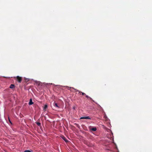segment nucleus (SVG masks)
Here are the masks:
<instances>
[{"label":"nucleus","mask_w":152,"mask_h":152,"mask_svg":"<svg viewBox=\"0 0 152 152\" xmlns=\"http://www.w3.org/2000/svg\"><path fill=\"white\" fill-rule=\"evenodd\" d=\"M86 97L87 98H89V99L90 100H92L93 101H93V100L92 99H91V97H90V96H87V95H86Z\"/></svg>","instance_id":"nucleus-9"},{"label":"nucleus","mask_w":152,"mask_h":152,"mask_svg":"<svg viewBox=\"0 0 152 152\" xmlns=\"http://www.w3.org/2000/svg\"><path fill=\"white\" fill-rule=\"evenodd\" d=\"M53 106L55 107L56 108H60V106H59L58 105V104L57 103L54 102L53 103Z\"/></svg>","instance_id":"nucleus-3"},{"label":"nucleus","mask_w":152,"mask_h":152,"mask_svg":"<svg viewBox=\"0 0 152 152\" xmlns=\"http://www.w3.org/2000/svg\"><path fill=\"white\" fill-rule=\"evenodd\" d=\"M33 151L32 150H26L24 151V152H32Z\"/></svg>","instance_id":"nucleus-12"},{"label":"nucleus","mask_w":152,"mask_h":152,"mask_svg":"<svg viewBox=\"0 0 152 152\" xmlns=\"http://www.w3.org/2000/svg\"><path fill=\"white\" fill-rule=\"evenodd\" d=\"M61 137L62 138V139H63L64 141H65V142H68V140H67L66 137H64V136H62Z\"/></svg>","instance_id":"nucleus-5"},{"label":"nucleus","mask_w":152,"mask_h":152,"mask_svg":"<svg viewBox=\"0 0 152 152\" xmlns=\"http://www.w3.org/2000/svg\"><path fill=\"white\" fill-rule=\"evenodd\" d=\"M15 87V86L14 84H11L10 86V88H14Z\"/></svg>","instance_id":"nucleus-8"},{"label":"nucleus","mask_w":152,"mask_h":152,"mask_svg":"<svg viewBox=\"0 0 152 152\" xmlns=\"http://www.w3.org/2000/svg\"><path fill=\"white\" fill-rule=\"evenodd\" d=\"M48 106L47 105H45L44 107V109L45 110L46 109V108H48Z\"/></svg>","instance_id":"nucleus-11"},{"label":"nucleus","mask_w":152,"mask_h":152,"mask_svg":"<svg viewBox=\"0 0 152 152\" xmlns=\"http://www.w3.org/2000/svg\"><path fill=\"white\" fill-rule=\"evenodd\" d=\"M33 103H34L33 102L32 99H30V101L29 102L28 104L29 105H31V104H33Z\"/></svg>","instance_id":"nucleus-6"},{"label":"nucleus","mask_w":152,"mask_h":152,"mask_svg":"<svg viewBox=\"0 0 152 152\" xmlns=\"http://www.w3.org/2000/svg\"><path fill=\"white\" fill-rule=\"evenodd\" d=\"M91 130L92 131H95L96 130V127H93L91 128Z\"/></svg>","instance_id":"nucleus-7"},{"label":"nucleus","mask_w":152,"mask_h":152,"mask_svg":"<svg viewBox=\"0 0 152 152\" xmlns=\"http://www.w3.org/2000/svg\"><path fill=\"white\" fill-rule=\"evenodd\" d=\"M16 79L19 83H21L22 81V77H20L19 76H17V77Z\"/></svg>","instance_id":"nucleus-1"},{"label":"nucleus","mask_w":152,"mask_h":152,"mask_svg":"<svg viewBox=\"0 0 152 152\" xmlns=\"http://www.w3.org/2000/svg\"><path fill=\"white\" fill-rule=\"evenodd\" d=\"M10 118L9 117H8V120H9V121H10Z\"/></svg>","instance_id":"nucleus-14"},{"label":"nucleus","mask_w":152,"mask_h":152,"mask_svg":"<svg viewBox=\"0 0 152 152\" xmlns=\"http://www.w3.org/2000/svg\"><path fill=\"white\" fill-rule=\"evenodd\" d=\"M72 88H73V89H74L75 90V92H78L79 93H81L82 95H86V94H85V93L82 92H81V91H80L78 90H77L76 89H75L74 88H72Z\"/></svg>","instance_id":"nucleus-2"},{"label":"nucleus","mask_w":152,"mask_h":152,"mask_svg":"<svg viewBox=\"0 0 152 152\" xmlns=\"http://www.w3.org/2000/svg\"><path fill=\"white\" fill-rule=\"evenodd\" d=\"M10 124H12V122H11V121H10Z\"/></svg>","instance_id":"nucleus-13"},{"label":"nucleus","mask_w":152,"mask_h":152,"mask_svg":"<svg viewBox=\"0 0 152 152\" xmlns=\"http://www.w3.org/2000/svg\"><path fill=\"white\" fill-rule=\"evenodd\" d=\"M91 119L90 117L89 116H86L85 117H81L80 118V119Z\"/></svg>","instance_id":"nucleus-4"},{"label":"nucleus","mask_w":152,"mask_h":152,"mask_svg":"<svg viewBox=\"0 0 152 152\" xmlns=\"http://www.w3.org/2000/svg\"><path fill=\"white\" fill-rule=\"evenodd\" d=\"M36 124H37L38 126H40L41 123L39 122H36Z\"/></svg>","instance_id":"nucleus-10"}]
</instances>
